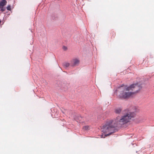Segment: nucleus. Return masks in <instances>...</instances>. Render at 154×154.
I'll return each instance as SVG.
<instances>
[{"label": "nucleus", "mask_w": 154, "mask_h": 154, "mask_svg": "<svg viewBox=\"0 0 154 154\" xmlns=\"http://www.w3.org/2000/svg\"><path fill=\"white\" fill-rule=\"evenodd\" d=\"M139 110L138 107L133 106L129 109L125 110L126 112L121 118L118 116L113 120H108L103 126L102 130L103 132L105 134V136H109L114 133L116 127L129 122L132 118L135 117V113L139 112Z\"/></svg>", "instance_id": "nucleus-1"}, {"label": "nucleus", "mask_w": 154, "mask_h": 154, "mask_svg": "<svg viewBox=\"0 0 154 154\" xmlns=\"http://www.w3.org/2000/svg\"><path fill=\"white\" fill-rule=\"evenodd\" d=\"M138 84H133L128 87L122 86L118 88V91H120L118 97L120 99L128 98L138 91Z\"/></svg>", "instance_id": "nucleus-2"}, {"label": "nucleus", "mask_w": 154, "mask_h": 154, "mask_svg": "<svg viewBox=\"0 0 154 154\" xmlns=\"http://www.w3.org/2000/svg\"><path fill=\"white\" fill-rule=\"evenodd\" d=\"M79 60L77 58L72 59L70 62V65L72 66H75L78 65L79 63Z\"/></svg>", "instance_id": "nucleus-3"}, {"label": "nucleus", "mask_w": 154, "mask_h": 154, "mask_svg": "<svg viewBox=\"0 0 154 154\" xmlns=\"http://www.w3.org/2000/svg\"><path fill=\"white\" fill-rule=\"evenodd\" d=\"M7 3L6 0H2L0 2V8H2Z\"/></svg>", "instance_id": "nucleus-4"}, {"label": "nucleus", "mask_w": 154, "mask_h": 154, "mask_svg": "<svg viewBox=\"0 0 154 154\" xmlns=\"http://www.w3.org/2000/svg\"><path fill=\"white\" fill-rule=\"evenodd\" d=\"M70 64L67 62H65L63 63V66L65 67H67L69 66Z\"/></svg>", "instance_id": "nucleus-5"}, {"label": "nucleus", "mask_w": 154, "mask_h": 154, "mask_svg": "<svg viewBox=\"0 0 154 154\" xmlns=\"http://www.w3.org/2000/svg\"><path fill=\"white\" fill-rule=\"evenodd\" d=\"M122 109L121 108H118L115 109V112L116 113H119L121 111Z\"/></svg>", "instance_id": "nucleus-6"}, {"label": "nucleus", "mask_w": 154, "mask_h": 154, "mask_svg": "<svg viewBox=\"0 0 154 154\" xmlns=\"http://www.w3.org/2000/svg\"><path fill=\"white\" fill-rule=\"evenodd\" d=\"M84 130H87L89 129V126H86L83 127L82 128Z\"/></svg>", "instance_id": "nucleus-7"}, {"label": "nucleus", "mask_w": 154, "mask_h": 154, "mask_svg": "<svg viewBox=\"0 0 154 154\" xmlns=\"http://www.w3.org/2000/svg\"><path fill=\"white\" fill-rule=\"evenodd\" d=\"M110 34L111 35H112V36L111 37V38H114L115 36V35H116L115 33L114 32H111L110 33Z\"/></svg>", "instance_id": "nucleus-8"}, {"label": "nucleus", "mask_w": 154, "mask_h": 154, "mask_svg": "<svg viewBox=\"0 0 154 154\" xmlns=\"http://www.w3.org/2000/svg\"><path fill=\"white\" fill-rule=\"evenodd\" d=\"M7 9L8 10L11 11V6L10 5L8 6L7 7Z\"/></svg>", "instance_id": "nucleus-9"}, {"label": "nucleus", "mask_w": 154, "mask_h": 154, "mask_svg": "<svg viewBox=\"0 0 154 154\" xmlns=\"http://www.w3.org/2000/svg\"><path fill=\"white\" fill-rule=\"evenodd\" d=\"M1 8V11L2 12L4 11H5V8H4L3 7L2 8Z\"/></svg>", "instance_id": "nucleus-10"}, {"label": "nucleus", "mask_w": 154, "mask_h": 154, "mask_svg": "<svg viewBox=\"0 0 154 154\" xmlns=\"http://www.w3.org/2000/svg\"><path fill=\"white\" fill-rule=\"evenodd\" d=\"M63 50L65 51H66V50H67V47L65 46H63Z\"/></svg>", "instance_id": "nucleus-11"}]
</instances>
